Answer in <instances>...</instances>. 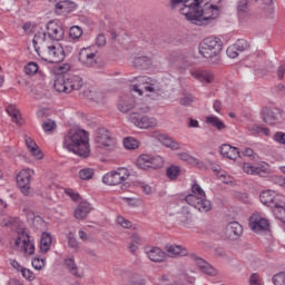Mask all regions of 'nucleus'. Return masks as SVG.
Here are the masks:
<instances>
[{
  "label": "nucleus",
  "mask_w": 285,
  "mask_h": 285,
  "mask_svg": "<svg viewBox=\"0 0 285 285\" xmlns=\"http://www.w3.org/2000/svg\"><path fill=\"white\" fill-rule=\"evenodd\" d=\"M155 285H169L170 284V276L163 274L154 279Z\"/></svg>",
  "instance_id": "obj_50"
},
{
  "label": "nucleus",
  "mask_w": 285,
  "mask_h": 285,
  "mask_svg": "<svg viewBox=\"0 0 285 285\" xmlns=\"http://www.w3.org/2000/svg\"><path fill=\"white\" fill-rule=\"evenodd\" d=\"M116 223L122 228H132V223L126 219L124 216H117Z\"/></svg>",
  "instance_id": "obj_55"
},
{
  "label": "nucleus",
  "mask_w": 285,
  "mask_h": 285,
  "mask_svg": "<svg viewBox=\"0 0 285 285\" xmlns=\"http://www.w3.org/2000/svg\"><path fill=\"white\" fill-rule=\"evenodd\" d=\"M226 52H227V57H229V59H235L236 57L239 56V51L237 50V47H235V45L229 46L227 48Z\"/></svg>",
  "instance_id": "obj_60"
},
{
  "label": "nucleus",
  "mask_w": 285,
  "mask_h": 285,
  "mask_svg": "<svg viewBox=\"0 0 285 285\" xmlns=\"http://www.w3.org/2000/svg\"><path fill=\"white\" fill-rule=\"evenodd\" d=\"M169 257H186L188 249L180 245H169L166 247Z\"/></svg>",
  "instance_id": "obj_30"
},
{
  "label": "nucleus",
  "mask_w": 285,
  "mask_h": 285,
  "mask_svg": "<svg viewBox=\"0 0 285 285\" xmlns=\"http://www.w3.org/2000/svg\"><path fill=\"white\" fill-rule=\"evenodd\" d=\"M67 86L69 88V92H72V90H81L83 87V78L77 75H71L67 77Z\"/></svg>",
  "instance_id": "obj_27"
},
{
  "label": "nucleus",
  "mask_w": 285,
  "mask_h": 285,
  "mask_svg": "<svg viewBox=\"0 0 285 285\" xmlns=\"http://www.w3.org/2000/svg\"><path fill=\"white\" fill-rule=\"evenodd\" d=\"M283 199L284 196L271 189L263 190L259 195V200L262 204H264V206H267L268 208H275V206H279Z\"/></svg>",
  "instance_id": "obj_16"
},
{
  "label": "nucleus",
  "mask_w": 285,
  "mask_h": 285,
  "mask_svg": "<svg viewBox=\"0 0 285 285\" xmlns=\"http://www.w3.org/2000/svg\"><path fill=\"white\" fill-rule=\"evenodd\" d=\"M263 121L265 124H268V126H277L279 118H277L275 111L267 109L266 112L263 115Z\"/></svg>",
  "instance_id": "obj_35"
},
{
  "label": "nucleus",
  "mask_w": 285,
  "mask_h": 285,
  "mask_svg": "<svg viewBox=\"0 0 285 285\" xmlns=\"http://www.w3.org/2000/svg\"><path fill=\"white\" fill-rule=\"evenodd\" d=\"M249 227L254 233L261 235L271 230V220L262 214H253L249 218Z\"/></svg>",
  "instance_id": "obj_15"
},
{
  "label": "nucleus",
  "mask_w": 285,
  "mask_h": 285,
  "mask_svg": "<svg viewBox=\"0 0 285 285\" xmlns=\"http://www.w3.org/2000/svg\"><path fill=\"white\" fill-rule=\"evenodd\" d=\"M141 244H144V237L139 236L138 234H134L131 236V240L129 243L130 253H132V255H135V253H137V250H139V246H141Z\"/></svg>",
  "instance_id": "obj_33"
},
{
  "label": "nucleus",
  "mask_w": 285,
  "mask_h": 285,
  "mask_svg": "<svg viewBox=\"0 0 285 285\" xmlns=\"http://www.w3.org/2000/svg\"><path fill=\"white\" fill-rule=\"evenodd\" d=\"M238 14H246L248 10V0H240L237 6Z\"/></svg>",
  "instance_id": "obj_59"
},
{
  "label": "nucleus",
  "mask_w": 285,
  "mask_h": 285,
  "mask_svg": "<svg viewBox=\"0 0 285 285\" xmlns=\"http://www.w3.org/2000/svg\"><path fill=\"white\" fill-rule=\"evenodd\" d=\"M135 68H148L150 66V58L147 56H140L134 60Z\"/></svg>",
  "instance_id": "obj_44"
},
{
  "label": "nucleus",
  "mask_w": 285,
  "mask_h": 285,
  "mask_svg": "<svg viewBox=\"0 0 285 285\" xmlns=\"http://www.w3.org/2000/svg\"><path fill=\"white\" fill-rule=\"evenodd\" d=\"M95 141L98 144L99 148L109 150V153H112L118 148L117 139L114 138L106 128H100L97 130Z\"/></svg>",
  "instance_id": "obj_10"
},
{
  "label": "nucleus",
  "mask_w": 285,
  "mask_h": 285,
  "mask_svg": "<svg viewBox=\"0 0 285 285\" xmlns=\"http://www.w3.org/2000/svg\"><path fill=\"white\" fill-rule=\"evenodd\" d=\"M243 170L244 173H246V175H261V173H264V167L255 166L249 163H244Z\"/></svg>",
  "instance_id": "obj_37"
},
{
  "label": "nucleus",
  "mask_w": 285,
  "mask_h": 285,
  "mask_svg": "<svg viewBox=\"0 0 285 285\" xmlns=\"http://www.w3.org/2000/svg\"><path fill=\"white\" fill-rule=\"evenodd\" d=\"M131 90L137 92L140 97L144 92H151V95H156V97L164 95V90H161L159 83L146 76L138 77V83L132 85Z\"/></svg>",
  "instance_id": "obj_7"
},
{
  "label": "nucleus",
  "mask_w": 285,
  "mask_h": 285,
  "mask_svg": "<svg viewBox=\"0 0 285 285\" xmlns=\"http://www.w3.org/2000/svg\"><path fill=\"white\" fill-rule=\"evenodd\" d=\"M177 157L187 164H195V161H197V159H195V157L190 156L188 153H178Z\"/></svg>",
  "instance_id": "obj_51"
},
{
  "label": "nucleus",
  "mask_w": 285,
  "mask_h": 285,
  "mask_svg": "<svg viewBox=\"0 0 285 285\" xmlns=\"http://www.w3.org/2000/svg\"><path fill=\"white\" fill-rule=\"evenodd\" d=\"M274 285H285V272H279L272 277Z\"/></svg>",
  "instance_id": "obj_49"
},
{
  "label": "nucleus",
  "mask_w": 285,
  "mask_h": 285,
  "mask_svg": "<svg viewBox=\"0 0 285 285\" xmlns=\"http://www.w3.org/2000/svg\"><path fill=\"white\" fill-rule=\"evenodd\" d=\"M63 148L78 157H88L90 155L88 132L83 129H70L63 137Z\"/></svg>",
  "instance_id": "obj_3"
},
{
  "label": "nucleus",
  "mask_w": 285,
  "mask_h": 285,
  "mask_svg": "<svg viewBox=\"0 0 285 285\" xmlns=\"http://www.w3.org/2000/svg\"><path fill=\"white\" fill-rule=\"evenodd\" d=\"M68 245L70 248H73V250H77L79 248V243L77 242V238H75V234L69 233L68 234Z\"/></svg>",
  "instance_id": "obj_58"
},
{
  "label": "nucleus",
  "mask_w": 285,
  "mask_h": 285,
  "mask_svg": "<svg viewBox=\"0 0 285 285\" xmlns=\"http://www.w3.org/2000/svg\"><path fill=\"white\" fill-rule=\"evenodd\" d=\"M146 254L148 259H150V262H155L156 264L166 262V252L161 250L159 247H153L150 250H147Z\"/></svg>",
  "instance_id": "obj_24"
},
{
  "label": "nucleus",
  "mask_w": 285,
  "mask_h": 285,
  "mask_svg": "<svg viewBox=\"0 0 285 285\" xmlns=\"http://www.w3.org/2000/svg\"><path fill=\"white\" fill-rule=\"evenodd\" d=\"M65 195H67L68 197H70V199H72V202H79V193H77L75 189L72 188H66L65 189Z\"/></svg>",
  "instance_id": "obj_61"
},
{
  "label": "nucleus",
  "mask_w": 285,
  "mask_h": 285,
  "mask_svg": "<svg viewBox=\"0 0 285 285\" xmlns=\"http://www.w3.org/2000/svg\"><path fill=\"white\" fill-rule=\"evenodd\" d=\"M274 216L276 219L282 222V224H285V203L284 199L275 207H272Z\"/></svg>",
  "instance_id": "obj_34"
},
{
  "label": "nucleus",
  "mask_w": 285,
  "mask_h": 285,
  "mask_svg": "<svg viewBox=\"0 0 285 285\" xmlns=\"http://www.w3.org/2000/svg\"><path fill=\"white\" fill-rule=\"evenodd\" d=\"M56 63L53 68L51 69V72L56 75L57 77H61V75H66L70 70V63H62L59 65V62H51Z\"/></svg>",
  "instance_id": "obj_38"
},
{
  "label": "nucleus",
  "mask_w": 285,
  "mask_h": 285,
  "mask_svg": "<svg viewBox=\"0 0 285 285\" xmlns=\"http://www.w3.org/2000/svg\"><path fill=\"white\" fill-rule=\"evenodd\" d=\"M53 88L57 92H66L70 95V89L68 87V80L63 76H57L53 82Z\"/></svg>",
  "instance_id": "obj_29"
},
{
  "label": "nucleus",
  "mask_w": 285,
  "mask_h": 285,
  "mask_svg": "<svg viewBox=\"0 0 285 285\" xmlns=\"http://www.w3.org/2000/svg\"><path fill=\"white\" fill-rule=\"evenodd\" d=\"M179 167L175 165L168 167L166 171L168 179H176L177 177H179Z\"/></svg>",
  "instance_id": "obj_48"
},
{
  "label": "nucleus",
  "mask_w": 285,
  "mask_h": 285,
  "mask_svg": "<svg viewBox=\"0 0 285 285\" xmlns=\"http://www.w3.org/2000/svg\"><path fill=\"white\" fill-rule=\"evenodd\" d=\"M50 246H52V235L48 232H42L39 244L40 253H48V250H50Z\"/></svg>",
  "instance_id": "obj_28"
},
{
  "label": "nucleus",
  "mask_w": 285,
  "mask_h": 285,
  "mask_svg": "<svg viewBox=\"0 0 285 285\" xmlns=\"http://www.w3.org/2000/svg\"><path fill=\"white\" fill-rule=\"evenodd\" d=\"M249 285H262V277H259V274L254 273L249 276Z\"/></svg>",
  "instance_id": "obj_63"
},
{
  "label": "nucleus",
  "mask_w": 285,
  "mask_h": 285,
  "mask_svg": "<svg viewBox=\"0 0 285 285\" xmlns=\"http://www.w3.org/2000/svg\"><path fill=\"white\" fill-rule=\"evenodd\" d=\"M57 128V124H55V120H47L42 124V129L45 132H52Z\"/></svg>",
  "instance_id": "obj_56"
},
{
  "label": "nucleus",
  "mask_w": 285,
  "mask_h": 285,
  "mask_svg": "<svg viewBox=\"0 0 285 285\" xmlns=\"http://www.w3.org/2000/svg\"><path fill=\"white\" fill-rule=\"evenodd\" d=\"M124 147L127 150H137L139 148V140L132 138V137H127L122 140Z\"/></svg>",
  "instance_id": "obj_43"
},
{
  "label": "nucleus",
  "mask_w": 285,
  "mask_h": 285,
  "mask_svg": "<svg viewBox=\"0 0 285 285\" xmlns=\"http://www.w3.org/2000/svg\"><path fill=\"white\" fill-rule=\"evenodd\" d=\"M65 265L67 266L69 273L71 275H75V277H81L82 275L79 274V269L77 267V263H75V258H66L65 259Z\"/></svg>",
  "instance_id": "obj_39"
},
{
  "label": "nucleus",
  "mask_w": 285,
  "mask_h": 285,
  "mask_svg": "<svg viewBox=\"0 0 285 285\" xmlns=\"http://www.w3.org/2000/svg\"><path fill=\"white\" fill-rule=\"evenodd\" d=\"M139 112H131L129 115V121L139 128L140 130H148V128H156L157 120L154 117L146 116V112H150V108L148 106L137 107Z\"/></svg>",
  "instance_id": "obj_6"
},
{
  "label": "nucleus",
  "mask_w": 285,
  "mask_h": 285,
  "mask_svg": "<svg viewBox=\"0 0 285 285\" xmlns=\"http://www.w3.org/2000/svg\"><path fill=\"white\" fill-rule=\"evenodd\" d=\"M214 173L216 174V177L223 181V184H233V178H230V175H228V173L225 170H222V168H214Z\"/></svg>",
  "instance_id": "obj_41"
},
{
  "label": "nucleus",
  "mask_w": 285,
  "mask_h": 285,
  "mask_svg": "<svg viewBox=\"0 0 285 285\" xmlns=\"http://www.w3.org/2000/svg\"><path fill=\"white\" fill-rule=\"evenodd\" d=\"M27 149L35 157V159H43V151L39 148V145L35 141V139L26 136L24 138Z\"/></svg>",
  "instance_id": "obj_22"
},
{
  "label": "nucleus",
  "mask_w": 285,
  "mask_h": 285,
  "mask_svg": "<svg viewBox=\"0 0 285 285\" xmlns=\"http://www.w3.org/2000/svg\"><path fill=\"white\" fill-rule=\"evenodd\" d=\"M55 8H56L57 14H63V12L70 13L77 10V3L70 0H62L60 2H57L55 4Z\"/></svg>",
  "instance_id": "obj_23"
},
{
  "label": "nucleus",
  "mask_w": 285,
  "mask_h": 285,
  "mask_svg": "<svg viewBox=\"0 0 285 285\" xmlns=\"http://www.w3.org/2000/svg\"><path fill=\"white\" fill-rule=\"evenodd\" d=\"M248 131L250 132V135H265V137H268V135H271V129L262 127L259 125L249 126Z\"/></svg>",
  "instance_id": "obj_40"
},
{
  "label": "nucleus",
  "mask_w": 285,
  "mask_h": 285,
  "mask_svg": "<svg viewBox=\"0 0 285 285\" xmlns=\"http://www.w3.org/2000/svg\"><path fill=\"white\" fill-rule=\"evenodd\" d=\"M178 222L184 226H190V224H193V214H190V210H188L187 207H183L178 216Z\"/></svg>",
  "instance_id": "obj_32"
},
{
  "label": "nucleus",
  "mask_w": 285,
  "mask_h": 285,
  "mask_svg": "<svg viewBox=\"0 0 285 285\" xmlns=\"http://www.w3.org/2000/svg\"><path fill=\"white\" fill-rule=\"evenodd\" d=\"M220 155L226 159H232L235 161V159H239V149L232 145L224 144L220 146Z\"/></svg>",
  "instance_id": "obj_21"
},
{
  "label": "nucleus",
  "mask_w": 285,
  "mask_h": 285,
  "mask_svg": "<svg viewBox=\"0 0 285 285\" xmlns=\"http://www.w3.org/2000/svg\"><path fill=\"white\" fill-rule=\"evenodd\" d=\"M98 60L99 50H97V47L89 46L80 49L78 55V61L86 68H92L94 66H97Z\"/></svg>",
  "instance_id": "obj_12"
},
{
  "label": "nucleus",
  "mask_w": 285,
  "mask_h": 285,
  "mask_svg": "<svg viewBox=\"0 0 285 285\" xmlns=\"http://www.w3.org/2000/svg\"><path fill=\"white\" fill-rule=\"evenodd\" d=\"M20 273L22 277H24V279H29V282H32V279H35V274L28 268L22 267L20 269Z\"/></svg>",
  "instance_id": "obj_62"
},
{
  "label": "nucleus",
  "mask_w": 285,
  "mask_h": 285,
  "mask_svg": "<svg viewBox=\"0 0 285 285\" xmlns=\"http://www.w3.org/2000/svg\"><path fill=\"white\" fill-rule=\"evenodd\" d=\"M190 75L196 81H199V83H203V86H206V83H213L215 81V75H213V71L202 69V68H193L190 69Z\"/></svg>",
  "instance_id": "obj_17"
},
{
  "label": "nucleus",
  "mask_w": 285,
  "mask_h": 285,
  "mask_svg": "<svg viewBox=\"0 0 285 285\" xmlns=\"http://www.w3.org/2000/svg\"><path fill=\"white\" fill-rule=\"evenodd\" d=\"M31 264L35 271H41V268L46 266V258L36 257L32 259Z\"/></svg>",
  "instance_id": "obj_52"
},
{
  "label": "nucleus",
  "mask_w": 285,
  "mask_h": 285,
  "mask_svg": "<svg viewBox=\"0 0 285 285\" xmlns=\"http://www.w3.org/2000/svg\"><path fill=\"white\" fill-rule=\"evenodd\" d=\"M95 176V169L92 168H83L79 171V177L82 181H88V179H92Z\"/></svg>",
  "instance_id": "obj_47"
},
{
  "label": "nucleus",
  "mask_w": 285,
  "mask_h": 285,
  "mask_svg": "<svg viewBox=\"0 0 285 285\" xmlns=\"http://www.w3.org/2000/svg\"><path fill=\"white\" fill-rule=\"evenodd\" d=\"M20 249L22 253H24L26 257H29L35 253V239L30 237V233H28V229L23 228L20 232H18V237L16 239V246H20Z\"/></svg>",
  "instance_id": "obj_13"
},
{
  "label": "nucleus",
  "mask_w": 285,
  "mask_h": 285,
  "mask_svg": "<svg viewBox=\"0 0 285 285\" xmlns=\"http://www.w3.org/2000/svg\"><path fill=\"white\" fill-rule=\"evenodd\" d=\"M226 233L232 239H237V237H242L244 227L238 222H232L226 226Z\"/></svg>",
  "instance_id": "obj_26"
},
{
  "label": "nucleus",
  "mask_w": 285,
  "mask_h": 285,
  "mask_svg": "<svg viewBox=\"0 0 285 285\" xmlns=\"http://www.w3.org/2000/svg\"><path fill=\"white\" fill-rule=\"evenodd\" d=\"M156 138L163 146H165V148H169L170 150H179V148H181V144L179 141L170 138L166 134H158Z\"/></svg>",
  "instance_id": "obj_19"
},
{
  "label": "nucleus",
  "mask_w": 285,
  "mask_h": 285,
  "mask_svg": "<svg viewBox=\"0 0 285 285\" xmlns=\"http://www.w3.org/2000/svg\"><path fill=\"white\" fill-rule=\"evenodd\" d=\"M13 220L12 217L4 214L3 212L0 213V226H12Z\"/></svg>",
  "instance_id": "obj_53"
},
{
  "label": "nucleus",
  "mask_w": 285,
  "mask_h": 285,
  "mask_svg": "<svg viewBox=\"0 0 285 285\" xmlns=\"http://www.w3.org/2000/svg\"><path fill=\"white\" fill-rule=\"evenodd\" d=\"M135 97L132 96H122L118 100V110L120 112H130L135 108Z\"/></svg>",
  "instance_id": "obj_20"
},
{
  "label": "nucleus",
  "mask_w": 285,
  "mask_h": 285,
  "mask_svg": "<svg viewBox=\"0 0 285 285\" xmlns=\"http://www.w3.org/2000/svg\"><path fill=\"white\" fill-rule=\"evenodd\" d=\"M81 35H83V29L79 26H72L69 29V39H72V41H79V39H81Z\"/></svg>",
  "instance_id": "obj_42"
},
{
  "label": "nucleus",
  "mask_w": 285,
  "mask_h": 285,
  "mask_svg": "<svg viewBox=\"0 0 285 285\" xmlns=\"http://www.w3.org/2000/svg\"><path fill=\"white\" fill-rule=\"evenodd\" d=\"M39 72V65L37 62H28L24 66V73L28 75L29 77H32Z\"/></svg>",
  "instance_id": "obj_46"
},
{
  "label": "nucleus",
  "mask_w": 285,
  "mask_h": 285,
  "mask_svg": "<svg viewBox=\"0 0 285 285\" xmlns=\"http://www.w3.org/2000/svg\"><path fill=\"white\" fill-rule=\"evenodd\" d=\"M195 101V96L191 94H186L181 99H180V106H190Z\"/></svg>",
  "instance_id": "obj_57"
},
{
  "label": "nucleus",
  "mask_w": 285,
  "mask_h": 285,
  "mask_svg": "<svg viewBox=\"0 0 285 285\" xmlns=\"http://www.w3.org/2000/svg\"><path fill=\"white\" fill-rule=\"evenodd\" d=\"M136 166L140 170H148V168L157 170V168L164 167V158L159 155L142 154L138 156Z\"/></svg>",
  "instance_id": "obj_9"
},
{
  "label": "nucleus",
  "mask_w": 285,
  "mask_h": 285,
  "mask_svg": "<svg viewBox=\"0 0 285 285\" xmlns=\"http://www.w3.org/2000/svg\"><path fill=\"white\" fill-rule=\"evenodd\" d=\"M7 112L9 117H11V121H13V124H17L18 126H21L23 124V119L21 118V112L19 111V109H17V107L12 105L8 106Z\"/></svg>",
  "instance_id": "obj_31"
},
{
  "label": "nucleus",
  "mask_w": 285,
  "mask_h": 285,
  "mask_svg": "<svg viewBox=\"0 0 285 285\" xmlns=\"http://www.w3.org/2000/svg\"><path fill=\"white\" fill-rule=\"evenodd\" d=\"M189 257L190 261L194 262L196 266H198L199 271L205 273V275H210L212 277L217 275V269H215V267L208 264V262H206L204 258L198 257L196 254H190Z\"/></svg>",
  "instance_id": "obj_18"
},
{
  "label": "nucleus",
  "mask_w": 285,
  "mask_h": 285,
  "mask_svg": "<svg viewBox=\"0 0 285 285\" xmlns=\"http://www.w3.org/2000/svg\"><path fill=\"white\" fill-rule=\"evenodd\" d=\"M206 124H209V126H213V128H216V130H225L226 128L224 121L216 116H208L206 118Z\"/></svg>",
  "instance_id": "obj_36"
},
{
  "label": "nucleus",
  "mask_w": 285,
  "mask_h": 285,
  "mask_svg": "<svg viewBox=\"0 0 285 285\" xmlns=\"http://www.w3.org/2000/svg\"><path fill=\"white\" fill-rule=\"evenodd\" d=\"M198 52L204 59H213L222 52V40L215 37L205 38L198 47Z\"/></svg>",
  "instance_id": "obj_8"
},
{
  "label": "nucleus",
  "mask_w": 285,
  "mask_h": 285,
  "mask_svg": "<svg viewBox=\"0 0 285 285\" xmlns=\"http://www.w3.org/2000/svg\"><path fill=\"white\" fill-rule=\"evenodd\" d=\"M92 210V206L88 202H80L77 208L75 209L76 219H86L90 212Z\"/></svg>",
  "instance_id": "obj_25"
},
{
  "label": "nucleus",
  "mask_w": 285,
  "mask_h": 285,
  "mask_svg": "<svg viewBox=\"0 0 285 285\" xmlns=\"http://www.w3.org/2000/svg\"><path fill=\"white\" fill-rule=\"evenodd\" d=\"M236 50L238 52H244V50H248V41L244 40V39H238L235 43H234Z\"/></svg>",
  "instance_id": "obj_54"
},
{
  "label": "nucleus",
  "mask_w": 285,
  "mask_h": 285,
  "mask_svg": "<svg viewBox=\"0 0 285 285\" xmlns=\"http://www.w3.org/2000/svg\"><path fill=\"white\" fill-rule=\"evenodd\" d=\"M180 199H184L186 204L193 206L199 213H208L213 208L210 200L206 199V191L197 184V180H194L190 194L181 195Z\"/></svg>",
  "instance_id": "obj_4"
},
{
  "label": "nucleus",
  "mask_w": 285,
  "mask_h": 285,
  "mask_svg": "<svg viewBox=\"0 0 285 285\" xmlns=\"http://www.w3.org/2000/svg\"><path fill=\"white\" fill-rule=\"evenodd\" d=\"M63 36V27L53 20L49 21L43 31H38L33 36L32 43L37 55L41 58L47 53V49L50 50V48L59 43Z\"/></svg>",
  "instance_id": "obj_2"
},
{
  "label": "nucleus",
  "mask_w": 285,
  "mask_h": 285,
  "mask_svg": "<svg viewBox=\"0 0 285 285\" xmlns=\"http://www.w3.org/2000/svg\"><path fill=\"white\" fill-rule=\"evenodd\" d=\"M130 177V171L126 167H119L116 170L109 171L102 176V183L106 186H119Z\"/></svg>",
  "instance_id": "obj_11"
},
{
  "label": "nucleus",
  "mask_w": 285,
  "mask_h": 285,
  "mask_svg": "<svg viewBox=\"0 0 285 285\" xmlns=\"http://www.w3.org/2000/svg\"><path fill=\"white\" fill-rule=\"evenodd\" d=\"M45 50H47V53L40 58L42 61H47L48 63H61L63 59L72 55V50L75 49L70 45L63 46L58 42L56 46L50 47V49L45 47Z\"/></svg>",
  "instance_id": "obj_5"
},
{
  "label": "nucleus",
  "mask_w": 285,
  "mask_h": 285,
  "mask_svg": "<svg viewBox=\"0 0 285 285\" xmlns=\"http://www.w3.org/2000/svg\"><path fill=\"white\" fill-rule=\"evenodd\" d=\"M183 3L179 9L180 14L194 26H208L210 21H215L219 17V8L213 4L200 6L199 0H171V8H176Z\"/></svg>",
  "instance_id": "obj_1"
},
{
  "label": "nucleus",
  "mask_w": 285,
  "mask_h": 285,
  "mask_svg": "<svg viewBox=\"0 0 285 285\" xmlns=\"http://www.w3.org/2000/svg\"><path fill=\"white\" fill-rule=\"evenodd\" d=\"M274 141H276V144H281L282 146H285V132H276L274 135Z\"/></svg>",
  "instance_id": "obj_64"
},
{
  "label": "nucleus",
  "mask_w": 285,
  "mask_h": 285,
  "mask_svg": "<svg viewBox=\"0 0 285 285\" xmlns=\"http://www.w3.org/2000/svg\"><path fill=\"white\" fill-rule=\"evenodd\" d=\"M33 175L35 170L30 168L22 169L17 175L16 181L18 188L22 193V195H24V197H28V195H30V181Z\"/></svg>",
  "instance_id": "obj_14"
},
{
  "label": "nucleus",
  "mask_w": 285,
  "mask_h": 285,
  "mask_svg": "<svg viewBox=\"0 0 285 285\" xmlns=\"http://www.w3.org/2000/svg\"><path fill=\"white\" fill-rule=\"evenodd\" d=\"M263 12L265 17H273V13L275 12L273 0H263Z\"/></svg>",
  "instance_id": "obj_45"
}]
</instances>
